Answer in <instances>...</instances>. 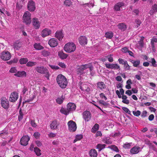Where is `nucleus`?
Listing matches in <instances>:
<instances>
[{"instance_id": "obj_16", "label": "nucleus", "mask_w": 157, "mask_h": 157, "mask_svg": "<svg viewBox=\"0 0 157 157\" xmlns=\"http://www.w3.org/2000/svg\"><path fill=\"white\" fill-rule=\"evenodd\" d=\"M59 124L57 121L55 120L52 121L50 124L51 128L52 129H56L57 128Z\"/></svg>"}, {"instance_id": "obj_17", "label": "nucleus", "mask_w": 157, "mask_h": 157, "mask_svg": "<svg viewBox=\"0 0 157 157\" xmlns=\"http://www.w3.org/2000/svg\"><path fill=\"white\" fill-rule=\"evenodd\" d=\"M156 12H157V4H155L152 5L151 7L149 13L151 15Z\"/></svg>"}, {"instance_id": "obj_54", "label": "nucleus", "mask_w": 157, "mask_h": 157, "mask_svg": "<svg viewBox=\"0 0 157 157\" xmlns=\"http://www.w3.org/2000/svg\"><path fill=\"white\" fill-rule=\"evenodd\" d=\"M124 67L126 70H130V66H129L128 63L126 61L125 63H124Z\"/></svg>"}, {"instance_id": "obj_20", "label": "nucleus", "mask_w": 157, "mask_h": 157, "mask_svg": "<svg viewBox=\"0 0 157 157\" xmlns=\"http://www.w3.org/2000/svg\"><path fill=\"white\" fill-rule=\"evenodd\" d=\"M55 36L59 40H61L63 37L62 31H56L55 33Z\"/></svg>"}, {"instance_id": "obj_19", "label": "nucleus", "mask_w": 157, "mask_h": 157, "mask_svg": "<svg viewBox=\"0 0 157 157\" xmlns=\"http://www.w3.org/2000/svg\"><path fill=\"white\" fill-rule=\"evenodd\" d=\"M14 75L18 77H26V73L24 71H18L14 74Z\"/></svg>"}, {"instance_id": "obj_42", "label": "nucleus", "mask_w": 157, "mask_h": 157, "mask_svg": "<svg viewBox=\"0 0 157 157\" xmlns=\"http://www.w3.org/2000/svg\"><path fill=\"white\" fill-rule=\"evenodd\" d=\"M110 148L117 152H118L119 151V149L115 145H112L110 146Z\"/></svg>"}, {"instance_id": "obj_49", "label": "nucleus", "mask_w": 157, "mask_h": 157, "mask_svg": "<svg viewBox=\"0 0 157 157\" xmlns=\"http://www.w3.org/2000/svg\"><path fill=\"white\" fill-rule=\"evenodd\" d=\"M133 113L135 116L136 117H138L141 114V112L139 110H137L136 111H133Z\"/></svg>"}, {"instance_id": "obj_60", "label": "nucleus", "mask_w": 157, "mask_h": 157, "mask_svg": "<svg viewBox=\"0 0 157 157\" xmlns=\"http://www.w3.org/2000/svg\"><path fill=\"white\" fill-rule=\"evenodd\" d=\"M40 135V133L38 132H35L33 135L34 137L36 139L38 138L39 137Z\"/></svg>"}, {"instance_id": "obj_43", "label": "nucleus", "mask_w": 157, "mask_h": 157, "mask_svg": "<svg viewBox=\"0 0 157 157\" xmlns=\"http://www.w3.org/2000/svg\"><path fill=\"white\" fill-rule=\"evenodd\" d=\"M135 23L136 25L135 26V28H137L141 23L140 20L139 19H136L135 21Z\"/></svg>"}, {"instance_id": "obj_9", "label": "nucleus", "mask_w": 157, "mask_h": 157, "mask_svg": "<svg viewBox=\"0 0 157 157\" xmlns=\"http://www.w3.org/2000/svg\"><path fill=\"white\" fill-rule=\"evenodd\" d=\"M27 8L28 10L31 12L34 11L36 9L35 2L33 0L29 1L28 3Z\"/></svg>"}, {"instance_id": "obj_57", "label": "nucleus", "mask_w": 157, "mask_h": 157, "mask_svg": "<svg viewBox=\"0 0 157 157\" xmlns=\"http://www.w3.org/2000/svg\"><path fill=\"white\" fill-rule=\"evenodd\" d=\"M105 66L108 69H112V65L113 64L111 63H105Z\"/></svg>"}, {"instance_id": "obj_34", "label": "nucleus", "mask_w": 157, "mask_h": 157, "mask_svg": "<svg viewBox=\"0 0 157 157\" xmlns=\"http://www.w3.org/2000/svg\"><path fill=\"white\" fill-rule=\"evenodd\" d=\"M106 145L105 144H98L96 148L98 149L99 151H101L102 149L105 147Z\"/></svg>"}, {"instance_id": "obj_11", "label": "nucleus", "mask_w": 157, "mask_h": 157, "mask_svg": "<svg viewBox=\"0 0 157 157\" xmlns=\"http://www.w3.org/2000/svg\"><path fill=\"white\" fill-rule=\"evenodd\" d=\"M51 30L45 28L43 29L41 32V36L43 37L50 35L51 33Z\"/></svg>"}, {"instance_id": "obj_30", "label": "nucleus", "mask_w": 157, "mask_h": 157, "mask_svg": "<svg viewBox=\"0 0 157 157\" xmlns=\"http://www.w3.org/2000/svg\"><path fill=\"white\" fill-rule=\"evenodd\" d=\"M127 98L126 95L122 96V102L123 103L127 105L129 104V101L127 99Z\"/></svg>"}, {"instance_id": "obj_51", "label": "nucleus", "mask_w": 157, "mask_h": 157, "mask_svg": "<svg viewBox=\"0 0 157 157\" xmlns=\"http://www.w3.org/2000/svg\"><path fill=\"white\" fill-rule=\"evenodd\" d=\"M122 109L125 113H128L129 114H131L130 111L126 107H123Z\"/></svg>"}, {"instance_id": "obj_40", "label": "nucleus", "mask_w": 157, "mask_h": 157, "mask_svg": "<svg viewBox=\"0 0 157 157\" xmlns=\"http://www.w3.org/2000/svg\"><path fill=\"white\" fill-rule=\"evenodd\" d=\"M34 149L35 153L37 156H40L41 155L40 152V150L39 148L36 147H34Z\"/></svg>"}, {"instance_id": "obj_41", "label": "nucleus", "mask_w": 157, "mask_h": 157, "mask_svg": "<svg viewBox=\"0 0 157 157\" xmlns=\"http://www.w3.org/2000/svg\"><path fill=\"white\" fill-rule=\"evenodd\" d=\"M19 115L18 116V120L20 121L23 118V114L21 109L19 110Z\"/></svg>"}, {"instance_id": "obj_13", "label": "nucleus", "mask_w": 157, "mask_h": 157, "mask_svg": "<svg viewBox=\"0 0 157 157\" xmlns=\"http://www.w3.org/2000/svg\"><path fill=\"white\" fill-rule=\"evenodd\" d=\"M48 43L50 46L52 47H56L58 44L57 40L54 38L50 39L49 40Z\"/></svg>"}, {"instance_id": "obj_33", "label": "nucleus", "mask_w": 157, "mask_h": 157, "mask_svg": "<svg viewBox=\"0 0 157 157\" xmlns=\"http://www.w3.org/2000/svg\"><path fill=\"white\" fill-rule=\"evenodd\" d=\"M64 98L65 97L63 95L61 97L58 98L56 100V102L59 104H61Z\"/></svg>"}, {"instance_id": "obj_10", "label": "nucleus", "mask_w": 157, "mask_h": 157, "mask_svg": "<svg viewBox=\"0 0 157 157\" xmlns=\"http://www.w3.org/2000/svg\"><path fill=\"white\" fill-rule=\"evenodd\" d=\"M40 23L41 21H39L38 18H33L32 24L35 29H38L39 28Z\"/></svg>"}, {"instance_id": "obj_50", "label": "nucleus", "mask_w": 157, "mask_h": 157, "mask_svg": "<svg viewBox=\"0 0 157 157\" xmlns=\"http://www.w3.org/2000/svg\"><path fill=\"white\" fill-rule=\"evenodd\" d=\"M64 50L67 52H69V43L65 45L64 47Z\"/></svg>"}, {"instance_id": "obj_52", "label": "nucleus", "mask_w": 157, "mask_h": 157, "mask_svg": "<svg viewBox=\"0 0 157 157\" xmlns=\"http://www.w3.org/2000/svg\"><path fill=\"white\" fill-rule=\"evenodd\" d=\"M130 146L131 144L130 143H127L124 144L123 147L125 149H129Z\"/></svg>"}, {"instance_id": "obj_4", "label": "nucleus", "mask_w": 157, "mask_h": 157, "mask_svg": "<svg viewBox=\"0 0 157 157\" xmlns=\"http://www.w3.org/2000/svg\"><path fill=\"white\" fill-rule=\"evenodd\" d=\"M10 53L8 51L3 52L1 53V58L4 60H8L11 58Z\"/></svg>"}, {"instance_id": "obj_35", "label": "nucleus", "mask_w": 157, "mask_h": 157, "mask_svg": "<svg viewBox=\"0 0 157 157\" xmlns=\"http://www.w3.org/2000/svg\"><path fill=\"white\" fill-rule=\"evenodd\" d=\"M113 33L111 32H107L105 34V36L109 39H111L113 36Z\"/></svg>"}, {"instance_id": "obj_6", "label": "nucleus", "mask_w": 157, "mask_h": 157, "mask_svg": "<svg viewBox=\"0 0 157 157\" xmlns=\"http://www.w3.org/2000/svg\"><path fill=\"white\" fill-rule=\"evenodd\" d=\"M18 97V93L14 91L11 94L9 98V101L13 102H15L17 100Z\"/></svg>"}, {"instance_id": "obj_32", "label": "nucleus", "mask_w": 157, "mask_h": 157, "mask_svg": "<svg viewBox=\"0 0 157 157\" xmlns=\"http://www.w3.org/2000/svg\"><path fill=\"white\" fill-rule=\"evenodd\" d=\"M58 55L60 58L63 59L66 58L67 56V54L64 53L62 51H60L59 52Z\"/></svg>"}, {"instance_id": "obj_18", "label": "nucleus", "mask_w": 157, "mask_h": 157, "mask_svg": "<svg viewBox=\"0 0 157 157\" xmlns=\"http://www.w3.org/2000/svg\"><path fill=\"white\" fill-rule=\"evenodd\" d=\"M140 148L138 146H134L130 151V153L133 154H137L140 151Z\"/></svg>"}, {"instance_id": "obj_46", "label": "nucleus", "mask_w": 157, "mask_h": 157, "mask_svg": "<svg viewBox=\"0 0 157 157\" xmlns=\"http://www.w3.org/2000/svg\"><path fill=\"white\" fill-rule=\"evenodd\" d=\"M17 70L15 67H12L9 70V72L12 73H17Z\"/></svg>"}, {"instance_id": "obj_24", "label": "nucleus", "mask_w": 157, "mask_h": 157, "mask_svg": "<svg viewBox=\"0 0 157 157\" xmlns=\"http://www.w3.org/2000/svg\"><path fill=\"white\" fill-rule=\"evenodd\" d=\"M124 4L122 2H119L117 3L114 6L115 10L117 11H119L120 10V8L123 6Z\"/></svg>"}, {"instance_id": "obj_7", "label": "nucleus", "mask_w": 157, "mask_h": 157, "mask_svg": "<svg viewBox=\"0 0 157 157\" xmlns=\"http://www.w3.org/2000/svg\"><path fill=\"white\" fill-rule=\"evenodd\" d=\"M29 140L30 138L28 136H23L21 139L20 143L22 145L25 146L28 144Z\"/></svg>"}, {"instance_id": "obj_63", "label": "nucleus", "mask_w": 157, "mask_h": 157, "mask_svg": "<svg viewBox=\"0 0 157 157\" xmlns=\"http://www.w3.org/2000/svg\"><path fill=\"white\" fill-rule=\"evenodd\" d=\"M58 65L61 67L64 68L66 67V65L64 63L62 62H59L58 63Z\"/></svg>"}, {"instance_id": "obj_39", "label": "nucleus", "mask_w": 157, "mask_h": 157, "mask_svg": "<svg viewBox=\"0 0 157 157\" xmlns=\"http://www.w3.org/2000/svg\"><path fill=\"white\" fill-rule=\"evenodd\" d=\"M148 61L149 62H151V63L153 67H156L157 66V65L156 63V62L154 58H151V61H148Z\"/></svg>"}, {"instance_id": "obj_38", "label": "nucleus", "mask_w": 157, "mask_h": 157, "mask_svg": "<svg viewBox=\"0 0 157 157\" xmlns=\"http://www.w3.org/2000/svg\"><path fill=\"white\" fill-rule=\"evenodd\" d=\"M144 37L141 36L140 40L138 42L139 45L141 47H143L144 46Z\"/></svg>"}, {"instance_id": "obj_37", "label": "nucleus", "mask_w": 157, "mask_h": 157, "mask_svg": "<svg viewBox=\"0 0 157 157\" xmlns=\"http://www.w3.org/2000/svg\"><path fill=\"white\" fill-rule=\"evenodd\" d=\"M60 112L65 115H67L69 113V110L68 109H66L63 108H62L60 109Z\"/></svg>"}, {"instance_id": "obj_53", "label": "nucleus", "mask_w": 157, "mask_h": 157, "mask_svg": "<svg viewBox=\"0 0 157 157\" xmlns=\"http://www.w3.org/2000/svg\"><path fill=\"white\" fill-rule=\"evenodd\" d=\"M81 5H82V6H84L85 5H86L89 7H90L91 6H92V7H93L94 6V3H93L92 2H91V3L90 2V3H88L82 4Z\"/></svg>"}, {"instance_id": "obj_8", "label": "nucleus", "mask_w": 157, "mask_h": 157, "mask_svg": "<svg viewBox=\"0 0 157 157\" xmlns=\"http://www.w3.org/2000/svg\"><path fill=\"white\" fill-rule=\"evenodd\" d=\"M77 129V125L76 123L72 120L69 121V131L74 132Z\"/></svg>"}, {"instance_id": "obj_29", "label": "nucleus", "mask_w": 157, "mask_h": 157, "mask_svg": "<svg viewBox=\"0 0 157 157\" xmlns=\"http://www.w3.org/2000/svg\"><path fill=\"white\" fill-rule=\"evenodd\" d=\"M130 62L133 64V66L136 67H137L140 63V61L138 59L136 60H131Z\"/></svg>"}, {"instance_id": "obj_25", "label": "nucleus", "mask_w": 157, "mask_h": 157, "mask_svg": "<svg viewBox=\"0 0 157 157\" xmlns=\"http://www.w3.org/2000/svg\"><path fill=\"white\" fill-rule=\"evenodd\" d=\"M117 26L119 29L123 31H125L127 28V25L123 23L118 24Z\"/></svg>"}, {"instance_id": "obj_36", "label": "nucleus", "mask_w": 157, "mask_h": 157, "mask_svg": "<svg viewBox=\"0 0 157 157\" xmlns=\"http://www.w3.org/2000/svg\"><path fill=\"white\" fill-rule=\"evenodd\" d=\"M28 61V59L27 58H22L21 59L19 60V62L20 64H26Z\"/></svg>"}, {"instance_id": "obj_48", "label": "nucleus", "mask_w": 157, "mask_h": 157, "mask_svg": "<svg viewBox=\"0 0 157 157\" xmlns=\"http://www.w3.org/2000/svg\"><path fill=\"white\" fill-rule=\"evenodd\" d=\"M112 69L114 70L120 69V67L117 64H113Z\"/></svg>"}, {"instance_id": "obj_12", "label": "nucleus", "mask_w": 157, "mask_h": 157, "mask_svg": "<svg viewBox=\"0 0 157 157\" xmlns=\"http://www.w3.org/2000/svg\"><path fill=\"white\" fill-rule=\"evenodd\" d=\"M83 118L86 121H88L91 118L90 112L88 111H86L82 113Z\"/></svg>"}, {"instance_id": "obj_27", "label": "nucleus", "mask_w": 157, "mask_h": 157, "mask_svg": "<svg viewBox=\"0 0 157 157\" xmlns=\"http://www.w3.org/2000/svg\"><path fill=\"white\" fill-rule=\"evenodd\" d=\"M97 86L101 90L105 88L106 86L103 82H99L97 83Z\"/></svg>"}, {"instance_id": "obj_28", "label": "nucleus", "mask_w": 157, "mask_h": 157, "mask_svg": "<svg viewBox=\"0 0 157 157\" xmlns=\"http://www.w3.org/2000/svg\"><path fill=\"white\" fill-rule=\"evenodd\" d=\"M34 48L36 50H41L44 49V47L40 43H35L34 45Z\"/></svg>"}, {"instance_id": "obj_21", "label": "nucleus", "mask_w": 157, "mask_h": 157, "mask_svg": "<svg viewBox=\"0 0 157 157\" xmlns=\"http://www.w3.org/2000/svg\"><path fill=\"white\" fill-rule=\"evenodd\" d=\"M155 43H157V38L153 37L151 39V44L152 51L154 52H155L156 51L155 48Z\"/></svg>"}, {"instance_id": "obj_56", "label": "nucleus", "mask_w": 157, "mask_h": 157, "mask_svg": "<svg viewBox=\"0 0 157 157\" xmlns=\"http://www.w3.org/2000/svg\"><path fill=\"white\" fill-rule=\"evenodd\" d=\"M99 96L101 98L104 99L105 101L107 100V98L104 94L101 93L99 94Z\"/></svg>"}, {"instance_id": "obj_22", "label": "nucleus", "mask_w": 157, "mask_h": 157, "mask_svg": "<svg viewBox=\"0 0 157 157\" xmlns=\"http://www.w3.org/2000/svg\"><path fill=\"white\" fill-rule=\"evenodd\" d=\"M22 44L21 43L18 41H17L14 43L13 44V48L15 50H18L21 47Z\"/></svg>"}, {"instance_id": "obj_3", "label": "nucleus", "mask_w": 157, "mask_h": 157, "mask_svg": "<svg viewBox=\"0 0 157 157\" xmlns=\"http://www.w3.org/2000/svg\"><path fill=\"white\" fill-rule=\"evenodd\" d=\"M31 14L28 11L25 12L23 16L24 22L26 24H29L31 22Z\"/></svg>"}, {"instance_id": "obj_45", "label": "nucleus", "mask_w": 157, "mask_h": 157, "mask_svg": "<svg viewBox=\"0 0 157 157\" xmlns=\"http://www.w3.org/2000/svg\"><path fill=\"white\" fill-rule=\"evenodd\" d=\"M112 56L113 55L110 54L106 56V58L108 59V61L110 62H112L113 61Z\"/></svg>"}, {"instance_id": "obj_5", "label": "nucleus", "mask_w": 157, "mask_h": 157, "mask_svg": "<svg viewBox=\"0 0 157 157\" xmlns=\"http://www.w3.org/2000/svg\"><path fill=\"white\" fill-rule=\"evenodd\" d=\"M1 104L2 106L5 109H7L9 107V102L6 98L2 97L1 98Z\"/></svg>"}, {"instance_id": "obj_26", "label": "nucleus", "mask_w": 157, "mask_h": 157, "mask_svg": "<svg viewBox=\"0 0 157 157\" xmlns=\"http://www.w3.org/2000/svg\"><path fill=\"white\" fill-rule=\"evenodd\" d=\"M76 49L75 45L73 43H69V52H74Z\"/></svg>"}, {"instance_id": "obj_58", "label": "nucleus", "mask_w": 157, "mask_h": 157, "mask_svg": "<svg viewBox=\"0 0 157 157\" xmlns=\"http://www.w3.org/2000/svg\"><path fill=\"white\" fill-rule=\"evenodd\" d=\"M104 142L105 143L107 144H112V142L110 139H106L104 140Z\"/></svg>"}, {"instance_id": "obj_44", "label": "nucleus", "mask_w": 157, "mask_h": 157, "mask_svg": "<svg viewBox=\"0 0 157 157\" xmlns=\"http://www.w3.org/2000/svg\"><path fill=\"white\" fill-rule=\"evenodd\" d=\"M36 64V62L31 61L28 62L26 64V66L28 67H32L35 65Z\"/></svg>"}, {"instance_id": "obj_64", "label": "nucleus", "mask_w": 157, "mask_h": 157, "mask_svg": "<svg viewBox=\"0 0 157 157\" xmlns=\"http://www.w3.org/2000/svg\"><path fill=\"white\" fill-rule=\"evenodd\" d=\"M147 112L145 110L144 111L142 112L141 116L142 117H144L147 116Z\"/></svg>"}, {"instance_id": "obj_47", "label": "nucleus", "mask_w": 157, "mask_h": 157, "mask_svg": "<svg viewBox=\"0 0 157 157\" xmlns=\"http://www.w3.org/2000/svg\"><path fill=\"white\" fill-rule=\"evenodd\" d=\"M42 54L44 56H47L50 55V53L48 51L44 50L42 52Z\"/></svg>"}, {"instance_id": "obj_14", "label": "nucleus", "mask_w": 157, "mask_h": 157, "mask_svg": "<svg viewBox=\"0 0 157 157\" xmlns=\"http://www.w3.org/2000/svg\"><path fill=\"white\" fill-rule=\"evenodd\" d=\"M89 67V65L86 64L82 65L79 68L78 70V73L80 75H82L83 73V71Z\"/></svg>"}, {"instance_id": "obj_62", "label": "nucleus", "mask_w": 157, "mask_h": 157, "mask_svg": "<svg viewBox=\"0 0 157 157\" xmlns=\"http://www.w3.org/2000/svg\"><path fill=\"white\" fill-rule=\"evenodd\" d=\"M5 136L6 137L7 136V133L6 132H4L2 131L1 132H0V136L2 138H3V136Z\"/></svg>"}, {"instance_id": "obj_55", "label": "nucleus", "mask_w": 157, "mask_h": 157, "mask_svg": "<svg viewBox=\"0 0 157 157\" xmlns=\"http://www.w3.org/2000/svg\"><path fill=\"white\" fill-rule=\"evenodd\" d=\"M49 66L53 70H58L59 68V67L57 66L49 65Z\"/></svg>"}, {"instance_id": "obj_23", "label": "nucleus", "mask_w": 157, "mask_h": 157, "mask_svg": "<svg viewBox=\"0 0 157 157\" xmlns=\"http://www.w3.org/2000/svg\"><path fill=\"white\" fill-rule=\"evenodd\" d=\"M89 154L90 157H97L98 153L94 149H92L89 152Z\"/></svg>"}, {"instance_id": "obj_15", "label": "nucleus", "mask_w": 157, "mask_h": 157, "mask_svg": "<svg viewBox=\"0 0 157 157\" xmlns=\"http://www.w3.org/2000/svg\"><path fill=\"white\" fill-rule=\"evenodd\" d=\"M78 41L80 44L81 45H84L87 43V40L85 36H81L78 38Z\"/></svg>"}, {"instance_id": "obj_59", "label": "nucleus", "mask_w": 157, "mask_h": 157, "mask_svg": "<svg viewBox=\"0 0 157 157\" xmlns=\"http://www.w3.org/2000/svg\"><path fill=\"white\" fill-rule=\"evenodd\" d=\"M75 138H76V139L77 140H79L83 138V136L81 134L77 135L75 136Z\"/></svg>"}, {"instance_id": "obj_1", "label": "nucleus", "mask_w": 157, "mask_h": 157, "mask_svg": "<svg viewBox=\"0 0 157 157\" xmlns=\"http://www.w3.org/2000/svg\"><path fill=\"white\" fill-rule=\"evenodd\" d=\"M56 81L60 87L62 88H65L67 86V79L64 76L61 74H59L57 76Z\"/></svg>"}, {"instance_id": "obj_61", "label": "nucleus", "mask_w": 157, "mask_h": 157, "mask_svg": "<svg viewBox=\"0 0 157 157\" xmlns=\"http://www.w3.org/2000/svg\"><path fill=\"white\" fill-rule=\"evenodd\" d=\"M99 125L97 124H95L94 127L92 128V130H94V129H95L96 130H98L99 129Z\"/></svg>"}, {"instance_id": "obj_2", "label": "nucleus", "mask_w": 157, "mask_h": 157, "mask_svg": "<svg viewBox=\"0 0 157 157\" xmlns=\"http://www.w3.org/2000/svg\"><path fill=\"white\" fill-rule=\"evenodd\" d=\"M36 71L41 74H45L48 79H49L50 74L48 69L43 66L36 67L35 68Z\"/></svg>"}, {"instance_id": "obj_31", "label": "nucleus", "mask_w": 157, "mask_h": 157, "mask_svg": "<svg viewBox=\"0 0 157 157\" xmlns=\"http://www.w3.org/2000/svg\"><path fill=\"white\" fill-rule=\"evenodd\" d=\"M76 106L74 103L69 102V112L73 111L75 110Z\"/></svg>"}]
</instances>
